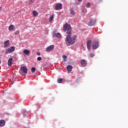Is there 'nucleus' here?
<instances>
[{
	"label": "nucleus",
	"instance_id": "6ab92c4d",
	"mask_svg": "<svg viewBox=\"0 0 128 128\" xmlns=\"http://www.w3.org/2000/svg\"><path fill=\"white\" fill-rule=\"evenodd\" d=\"M70 12L71 14H76V12H74L73 8L70 9Z\"/></svg>",
	"mask_w": 128,
	"mask_h": 128
},
{
	"label": "nucleus",
	"instance_id": "9d476101",
	"mask_svg": "<svg viewBox=\"0 0 128 128\" xmlns=\"http://www.w3.org/2000/svg\"><path fill=\"white\" fill-rule=\"evenodd\" d=\"M23 52L24 54H26V56H30V52L26 49L24 50L23 51Z\"/></svg>",
	"mask_w": 128,
	"mask_h": 128
},
{
	"label": "nucleus",
	"instance_id": "cd10ccee",
	"mask_svg": "<svg viewBox=\"0 0 128 128\" xmlns=\"http://www.w3.org/2000/svg\"><path fill=\"white\" fill-rule=\"evenodd\" d=\"M2 10V7H0V12Z\"/></svg>",
	"mask_w": 128,
	"mask_h": 128
},
{
	"label": "nucleus",
	"instance_id": "f8f14e48",
	"mask_svg": "<svg viewBox=\"0 0 128 128\" xmlns=\"http://www.w3.org/2000/svg\"><path fill=\"white\" fill-rule=\"evenodd\" d=\"M12 58H10L8 59V66H12Z\"/></svg>",
	"mask_w": 128,
	"mask_h": 128
},
{
	"label": "nucleus",
	"instance_id": "f257e3e1",
	"mask_svg": "<svg viewBox=\"0 0 128 128\" xmlns=\"http://www.w3.org/2000/svg\"><path fill=\"white\" fill-rule=\"evenodd\" d=\"M71 30L70 24L66 23L64 26L63 30L64 32H66V34H68L65 40L67 46L74 44L76 42V36H74L72 38L70 36L72 34Z\"/></svg>",
	"mask_w": 128,
	"mask_h": 128
},
{
	"label": "nucleus",
	"instance_id": "39448f33",
	"mask_svg": "<svg viewBox=\"0 0 128 128\" xmlns=\"http://www.w3.org/2000/svg\"><path fill=\"white\" fill-rule=\"evenodd\" d=\"M62 4L60 3H58L55 6V10H62Z\"/></svg>",
	"mask_w": 128,
	"mask_h": 128
},
{
	"label": "nucleus",
	"instance_id": "2eb2a0df",
	"mask_svg": "<svg viewBox=\"0 0 128 128\" xmlns=\"http://www.w3.org/2000/svg\"><path fill=\"white\" fill-rule=\"evenodd\" d=\"M66 68L68 72H72V66L71 65H69L67 66Z\"/></svg>",
	"mask_w": 128,
	"mask_h": 128
},
{
	"label": "nucleus",
	"instance_id": "dca6fc26",
	"mask_svg": "<svg viewBox=\"0 0 128 128\" xmlns=\"http://www.w3.org/2000/svg\"><path fill=\"white\" fill-rule=\"evenodd\" d=\"M34 16H38V12L36 10L32 12Z\"/></svg>",
	"mask_w": 128,
	"mask_h": 128
},
{
	"label": "nucleus",
	"instance_id": "f3484780",
	"mask_svg": "<svg viewBox=\"0 0 128 128\" xmlns=\"http://www.w3.org/2000/svg\"><path fill=\"white\" fill-rule=\"evenodd\" d=\"M54 36L56 38H62V35L60 33H56Z\"/></svg>",
	"mask_w": 128,
	"mask_h": 128
},
{
	"label": "nucleus",
	"instance_id": "bb28decb",
	"mask_svg": "<svg viewBox=\"0 0 128 128\" xmlns=\"http://www.w3.org/2000/svg\"><path fill=\"white\" fill-rule=\"evenodd\" d=\"M78 0L79 2H81L82 0Z\"/></svg>",
	"mask_w": 128,
	"mask_h": 128
},
{
	"label": "nucleus",
	"instance_id": "423d86ee",
	"mask_svg": "<svg viewBox=\"0 0 128 128\" xmlns=\"http://www.w3.org/2000/svg\"><path fill=\"white\" fill-rule=\"evenodd\" d=\"M54 45L50 46L48 47H47V48H46V52H52V50H54Z\"/></svg>",
	"mask_w": 128,
	"mask_h": 128
},
{
	"label": "nucleus",
	"instance_id": "a211bd4d",
	"mask_svg": "<svg viewBox=\"0 0 128 128\" xmlns=\"http://www.w3.org/2000/svg\"><path fill=\"white\" fill-rule=\"evenodd\" d=\"M62 78H58V80H57V82H58V84H62Z\"/></svg>",
	"mask_w": 128,
	"mask_h": 128
},
{
	"label": "nucleus",
	"instance_id": "f03ea898",
	"mask_svg": "<svg viewBox=\"0 0 128 128\" xmlns=\"http://www.w3.org/2000/svg\"><path fill=\"white\" fill-rule=\"evenodd\" d=\"M14 50H15L14 46H11L10 48L7 49L6 50L5 54H10L12 52H14Z\"/></svg>",
	"mask_w": 128,
	"mask_h": 128
},
{
	"label": "nucleus",
	"instance_id": "7ed1b4c3",
	"mask_svg": "<svg viewBox=\"0 0 128 128\" xmlns=\"http://www.w3.org/2000/svg\"><path fill=\"white\" fill-rule=\"evenodd\" d=\"M96 22V19L90 18V22L88 24V26H94Z\"/></svg>",
	"mask_w": 128,
	"mask_h": 128
},
{
	"label": "nucleus",
	"instance_id": "412c9836",
	"mask_svg": "<svg viewBox=\"0 0 128 128\" xmlns=\"http://www.w3.org/2000/svg\"><path fill=\"white\" fill-rule=\"evenodd\" d=\"M66 58H67L66 56L64 55V56H62V58L64 60V62H66Z\"/></svg>",
	"mask_w": 128,
	"mask_h": 128
},
{
	"label": "nucleus",
	"instance_id": "ddd939ff",
	"mask_svg": "<svg viewBox=\"0 0 128 128\" xmlns=\"http://www.w3.org/2000/svg\"><path fill=\"white\" fill-rule=\"evenodd\" d=\"M10 46V40H6L4 42V48H8Z\"/></svg>",
	"mask_w": 128,
	"mask_h": 128
},
{
	"label": "nucleus",
	"instance_id": "c85d7f7f",
	"mask_svg": "<svg viewBox=\"0 0 128 128\" xmlns=\"http://www.w3.org/2000/svg\"><path fill=\"white\" fill-rule=\"evenodd\" d=\"M22 76H25L24 74H22Z\"/></svg>",
	"mask_w": 128,
	"mask_h": 128
},
{
	"label": "nucleus",
	"instance_id": "b1692460",
	"mask_svg": "<svg viewBox=\"0 0 128 128\" xmlns=\"http://www.w3.org/2000/svg\"><path fill=\"white\" fill-rule=\"evenodd\" d=\"M90 58H94V54L92 53H90Z\"/></svg>",
	"mask_w": 128,
	"mask_h": 128
},
{
	"label": "nucleus",
	"instance_id": "a878e982",
	"mask_svg": "<svg viewBox=\"0 0 128 128\" xmlns=\"http://www.w3.org/2000/svg\"><path fill=\"white\" fill-rule=\"evenodd\" d=\"M37 56H40V53L39 52H37Z\"/></svg>",
	"mask_w": 128,
	"mask_h": 128
},
{
	"label": "nucleus",
	"instance_id": "20e7f679",
	"mask_svg": "<svg viewBox=\"0 0 128 128\" xmlns=\"http://www.w3.org/2000/svg\"><path fill=\"white\" fill-rule=\"evenodd\" d=\"M92 48L93 50H96L98 48V41H94L92 42Z\"/></svg>",
	"mask_w": 128,
	"mask_h": 128
},
{
	"label": "nucleus",
	"instance_id": "393cba45",
	"mask_svg": "<svg viewBox=\"0 0 128 128\" xmlns=\"http://www.w3.org/2000/svg\"><path fill=\"white\" fill-rule=\"evenodd\" d=\"M37 60H38L39 62L42 60V57L38 56L37 58Z\"/></svg>",
	"mask_w": 128,
	"mask_h": 128
},
{
	"label": "nucleus",
	"instance_id": "4be33fe9",
	"mask_svg": "<svg viewBox=\"0 0 128 128\" xmlns=\"http://www.w3.org/2000/svg\"><path fill=\"white\" fill-rule=\"evenodd\" d=\"M31 70L32 72H36V68L32 67L31 69Z\"/></svg>",
	"mask_w": 128,
	"mask_h": 128
},
{
	"label": "nucleus",
	"instance_id": "5701e85b",
	"mask_svg": "<svg viewBox=\"0 0 128 128\" xmlns=\"http://www.w3.org/2000/svg\"><path fill=\"white\" fill-rule=\"evenodd\" d=\"M90 3L88 2L87 4H86V8H90Z\"/></svg>",
	"mask_w": 128,
	"mask_h": 128
},
{
	"label": "nucleus",
	"instance_id": "4468645a",
	"mask_svg": "<svg viewBox=\"0 0 128 128\" xmlns=\"http://www.w3.org/2000/svg\"><path fill=\"white\" fill-rule=\"evenodd\" d=\"M6 126V121L4 120H0V126Z\"/></svg>",
	"mask_w": 128,
	"mask_h": 128
},
{
	"label": "nucleus",
	"instance_id": "9b49d317",
	"mask_svg": "<svg viewBox=\"0 0 128 128\" xmlns=\"http://www.w3.org/2000/svg\"><path fill=\"white\" fill-rule=\"evenodd\" d=\"M16 28H14V24H11L8 27L9 30H15Z\"/></svg>",
	"mask_w": 128,
	"mask_h": 128
},
{
	"label": "nucleus",
	"instance_id": "aec40b11",
	"mask_svg": "<svg viewBox=\"0 0 128 128\" xmlns=\"http://www.w3.org/2000/svg\"><path fill=\"white\" fill-rule=\"evenodd\" d=\"M54 15H52L49 18V22H52L54 20Z\"/></svg>",
	"mask_w": 128,
	"mask_h": 128
},
{
	"label": "nucleus",
	"instance_id": "1a4fd4ad",
	"mask_svg": "<svg viewBox=\"0 0 128 128\" xmlns=\"http://www.w3.org/2000/svg\"><path fill=\"white\" fill-rule=\"evenodd\" d=\"M92 44V40H89L87 42V48L88 50H90V44Z\"/></svg>",
	"mask_w": 128,
	"mask_h": 128
},
{
	"label": "nucleus",
	"instance_id": "0eeeda50",
	"mask_svg": "<svg viewBox=\"0 0 128 128\" xmlns=\"http://www.w3.org/2000/svg\"><path fill=\"white\" fill-rule=\"evenodd\" d=\"M20 70L24 72V74H28V68L26 66H22L20 68Z\"/></svg>",
	"mask_w": 128,
	"mask_h": 128
},
{
	"label": "nucleus",
	"instance_id": "6e6552de",
	"mask_svg": "<svg viewBox=\"0 0 128 128\" xmlns=\"http://www.w3.org/2000/svg\"><path fill=\"white\" fill-rule=\"evenodd\" d=\"M80 64L82 66H86L88 64V63H86V60H80Z\"/></svg>",
	"mask_w": 128,
	"mask_h": 128
}]
</instances>
